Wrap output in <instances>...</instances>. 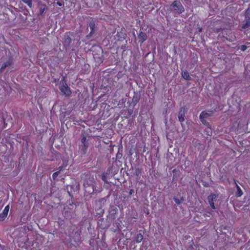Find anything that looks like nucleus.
Here are the masks:
<instances>
[{"instance_id":"nucleus-29","label":"nucleus","mask_w":250,"mask_h":250,"mask_svg":"<svg viewBox=\"0 0 250 250\" xmlns=\"http://www.w3.org/2000/svg\"><path fill=\"white\" fill-rule=\"evenodd\" d=\"M87 147H88V146H83L82 149L83 151V154H85L86 153Z\"/></svg>"},{"instance_id":"nucleus-26","label":"nucleus","mask_w":250,"mask_h":250,"mask_svg":"<svg viewBox=\"0 0 250 250\" xmlns=\"http://www.w3.org/2000/svg\"><path fill=\"white\" fill-rule=\"evenodd\" d=\"M202 123L204 124V125H207L208 124V123L207 122V121L206 120V118H200Z\"/></svg>"},{"instance_id":"nucleus-36","label":"nucleus","mask_w":250,"mask_h":250,"mask_svg":"<svg viewBox=\"0 0 250 250\" xmlns=\"http://www.w3.org/2000/svg\"><path fill=\"white\" fill-rule=\"evenodd\" d=\"M180 200H181V203H182V202H183V201H184V198H183V197H182V198L180 199Z\"/></svg>"},{"instance_id":"nucleus-12","label":"nucleus","mask_w":250,"mask_h":250,"mask_svg":"<svg viewBox=\"0 0 250 250\" xmlns=\"http://www.w3.org/2000/svg\"><path fill=\"white\" fill-rule=\"evenodd\" d=\"M110 171L111 169L108 168L101 176L102 180L106 183H108L107 180L109 179L112 177L110 175Z\"/></svg>"},{"instance_id":"nucleus-25","label":"nucleus","mask_w":250,"mask_h":250,"mask_svg":"<svg viewBox=\"0 0 250 250\" xmlns=\"http://www.w3.org/2000/svg\"><path fill=\"white\" fill-rule=\"evenodd\" d=\"M59 168H60V170L59 171H56L53 174L52 178H53V179H55L57 177L58 175L60 174V171L62 170V167H60Z\"/></svg>"},{"instance_id":"nucleus-8","label":"nucleus","mask_w":250,"mask_h":250,"mask_svg":"<svg viewBox=\"0 0 250 250\" xmlns=\"http://www.w3.org/2000/svg\"><path fill=\"white\" fill-rule=\"evenodd\" d=\"M118 212V208L116 207H111L109 210V214L107 217L113 222L116 218V215Z\"/></svg>"},{"instance_id":"nucleus-31","label":"nucleus","mask_w":250,"mask_h":250,"mask_svg":"<svg viewBox=\"0 0 250 250\" xmlns=\"http://www.w3.org/2000/svg\"><path fill=\"white\" fill-rule=\"evenodd\" d=\"M211 208L213 209H215V207L214 206V203H209Z\"/></svg>"},{"instance_id":"nucleus-3","label":"nucleus","mask_w":250,"mask_h":250,"mask_svg":"<svg viewBox=\"0 0 250 250\" xmlns=\"http://www.w3.org/2000/svg\"><path fill=\"white\" fill-rule=\"evenodd\" d=\"M170 9L174 14H180L182 13L185 8L180 1L175 0L170 6Z\"/></svg>"},{"instance_id":"nucleus-39","label":"nucleus","mask_w":250,"mask_h":250,"mask_svg":"<svg viewBox=\"0 0 250 250\" xmlns=\"http://www.w3.org/2000/svg\"><path fill=\"white\" fill-rule=\"evenodd\" d=\"M248 45H250V43H247Z\"/></svg>"},{"instance_id":"nucleus-16","label":"nucleus","mask_w":250,"mask_h":250,"mask_svg":"<svg viewBox=\"0 0 250 250\" xmlns=\"http://www.w3.org/2000/svg\"><path fill=\"white\" fill-rule=\"evenodd\" d=\"M12 63H13V60H12V59L11 58H9V60L7 62H4L2 64L1 67V68L0 69V72L3 71L7 67L11 66L12 64Z\"/></svg>"},{"instance_id":"nucleus-23","label":"nucleus","mask_w":250,"mask_h":250,"mask_svg":"<svg viewBox=\"0 0 250 250\" xmlns=\"http://www.w3.org/2000/svg\"><path fill=\"white\" fill-rule=\"evenodd\" d=\"M82 143L83 144V146H88V143L86 141V137L85 136H83L81 140Z\"/></svg>"},{"instance_id":"nucleus-37","label":"nucleus","mask_w":250,"mask_h":250,"mask_svg":"<svg viewBox=\"0 0 250 250\" xmlns=\"http://www.w3.org/2000/svg\"><path fill=\"white\" fill-rule=\"evenodd\" d=\"M99 59H100V60H99V61H98V62H103V60H102V59L99 58Z\"/></svg>"},{"instance_id":"nucleus-1","label":"nucleus","mask_w":250,"mask_h":250,"mask_svg":"<svg viewBox=\"0 0 250 250\" xmlns=\"http://www.w3.org/2000/svg\"><path fill=\"white\" fill-rule=\"evenodd\" d=\"M81 181L85 192L89 194L97 193L100 190L97 188V182L94 176L88 173H83L81 175Z\"/></svg>"},{"instance_id":"nucleus-15","label":"nucleus","mask_w":250,"mask_h":250,"mask_svg":"<svg viewBox=\"0 0 250 250\" xmlns=\"http://www.w3.org/2000/svg\"><path fill=\"white\" fill-rule=\"evenodd\" d=\"M214 113L213 111H202L199 116V118H207L208 117L211 116Z\"/></svg>"},{"instance_id":"nucleus-17","label":"nucleus","mask_w":250,"mask_h":250,"mask_svg":"<svg viewBox=\"0 0 250 250\" xmlns=\"http://www.w3.org/2000/svg\"><path fill=\"white\" fill-rule=\"evenodd\" d=\"M138 38L139 39V42L141 43H143L147 39V36L145 33L140 31L138 35Z\"/></svg>"},{"instance_id":"nucleus-32","label":"nucleus","mask_w":250,"mask_h":250,"mask_svg":"<svg viewBox=\"0 0 250 250\" xmlns=\"http://www.w3.org/2000/svg\"><path fill=\"white\" fill-rule=\"evenodd\" d=\"M134 193V189H131L130 190H129V195H131L133 193Z\"/></svg>"},{"instance_id":"nucleus-4","label":"nucleus","mask_w":250,"mask_h":250,"mask_svg":"<svg viewBox=\"0 0 250 250\" xmlns=\"http://www.w3.org/2000/svg\"><path fill=\"white\" fill-rule=\"evenodd\" d=\"M60 84L59 89L63 93L65 96L69 97L71 94V91L70 87H68L66 82L64 81V78L61 81Z\"/></svg>"},{"instance_id":"nucleus-6","label":"nucleus","mask_w":250,"mask_h":250,"mask_svg":"<svg viewBox=\"0 0 250 250\" xmlns=\"http://www.w3.org/2000/svg\"><path fill=\"white\" fill-rule=\"evenodd\" d=\"M244 22L245 23L242 26L243 29H247L250 27V9L249 8L245 11V21Z\"/></svg>"},{"instance_id":"nucleus-40","label":"nucleus","mask_w":250,"mask_h":250,"mask_svg":"<svg viewBox=\"0 0 250 250\" xmlns=\"http://www.w3.org/2000/svg\"><path fill=\"white\" fill-rule=\"evenodd\" d=\"M185 1H188V0H184Z\"/></svg>"},{"instance_id":"nucleus-13","label":"nucleus","mask_w":250,"mask_h":250,"mask_svg":"<svg viewBox=\"0 0 250 250\" xmlns=\"http://www.w3.org/2000/svg\"><path fill=\"white\" fill-rule=\"evenodd\" d=\"M140 99V95L137 92H134V96L132 99L131 104L133 107H134L136 104L138 103Z\"/></svg>"},{"instance_id":"nucleus-2","label":"nucleus","mask_w":250,"mask_h":250,"mask_svg":"<svg viewBox=\"0 0 250 250\" xmlns=\"http://www.w3.org/2000/svg\"><path fill=\"white\" fill-rule=\"evenodd\" d=\"M106 201V199L105 198H102L99 199L98 200L95 201V205L94 208L96 211L97 216L99 215V217H101L104 214V209L103 208Z\"/></svg>"},{"instance_id":"nucleus-19","label":"nucleus","mask_w":250,"mask_h":250,"mask_svg":"<svg viewBox=\"0 0 250 250\" xmlns=\"http://www.w3.org/2000/svg\"><path fill=\"white\" fill-rule=\"evenodd\" d=\"M182 76L183 79L186 80H191V78L188 72L187 71H182Z\"/></svg>"},{"instance_id":"nucleus-14","label":"nucleus","mask_w":250,"mask_h":250,"mask_svg":"<svg viewBox=\"0 0 250 250\" xmlns=\"http://www.w3.org/2000/svg\"><path fill=\"white\" fill-rule=\"evenodd\" d=\"M9 210V206L8 205L5 207L2 213L0 214V221H3L7 217Z\"/></svg>"},{"instance_id":"nucleus-22","label":"nucleus","mask_w":250,"mask_h":250,"mask_svg":"<svg viewBox=\"0 0 250 250\" xmlns=\"http://www.w3.org/2000/svg\"><path fill=\"white\" fill-rule=\"evenodd\" d=\"M236 189L237 191L236 192L235 195L236 197H240L243 195V191L240 188L236 185Z\"/></svg>"},{"instance_id":"nucleus-20","label":"nucleus","mask_w":250,"mask_h":250,"mask_svg":"<svg viewBox=\"0 0 250 250\" xmlns=\"http://www.w3.org/2000/svg\"><path fill=\"white\" fill-rule=\"evenodd\" d=\"M66 209V208H64V211L63 213L65 217L66 218V219H70L72 217V215H73V213L71 212V213H69L68 211Z\"/></svg>"},{"instance_id":"nucleus-9","label":"nucleus","mask_w":250,"mask_h":250,"mask_svg":"<svg viewBox=\"0 0 250 250\" xmlns=\"http://www.w3.org/2000/svg\"><path fill=\"white\" fill-rule=\"evenodd\" d=\"M187 112V109L185 106H183L180 108L178 113V120L182 125V123L185 121V117Z\"/></svg>"},{"instance_id":"nucleus-27","label":"nucleus","mask_w":250,"mask_h":250,"mask_svg":"<svg viewBox=\"0 0 250 250\" xmlns=\"http://www.w3.org/2000/svg\"><path fill=\"white\" fill-rule=\"evenodd\" d=\"M173 200L174 201H175V202L177 204V205H180L181 203V201L180 200V199L176 198V197H174L173 198Z\"/></svg>"},{"instance_id":"nucleus-11","label":"nucleus","mask_w":250,"mask_h":250,"mask_svg":"<svg viewBox=\"0 0 250 250\" xmlns=\"http://www.w3.org/2000/svg\"><path fill=\"white\" fill-rule=\"evenodd\" d=\"M69 34H71V33L70 32L66 33L64 36L63 45L66 49L69 48L72 42V39Z\"/></svg>"},{"instance_id":"nucleus-38","label":"nucleus","mask_w":250,"mask_h":250,"mask_svg":"<svg viewBox=\"0 0 250 250\" xmlns=\"http://www.w3.org/2000/svg\"><path fill=\"white\" fill-rule=\"evenodd\" d=\"M199 32H202V28H199Z\"/></svg>"},{"instance_id":"nucleus-18","label":"nucleus","mask_w":250,"mask_h":250,"mask_svg":"<svg viewBox=\"0 0 250 250\" xmlns=\"http://www.w3.org/2000/svg\"><path fill=\"white\" fill-rule=\"evenodd\" d=\"M217 196L214 194L212 193L208 197V200L209 203H214L216 201Z\"/></svg>"},{"instance_id":"nucleus-7","label":"nucleus","mask_w":250,"mask_h":250,"mask_svg":"<svg viewBox=\"0 0 250 250\" xmlns=\"http://www.w3.org/2000/svg\"><path fill=\"white\" fill-rule=\"evenodd\" d=\"M38 7L39 9L38 13V17L39 18L40 17H44L46 11L48 10L47 6L46 4L40 2L38 3Z\"/></svg>"},{"instance_id":"nucleus-30","label":"nucleus","mask_w":250,"mask_h":250,"mask_svg":"<svg viewBox=\"0 0 250 250\" xmlns=\"http://www.w3.org/2000/svg\"><path fill=\"white\" fill-rule=\"evenodd\" d=\"M211 208L213 209H215V207L214 206V203H209Z\"/></svg>"},{"instance_id":"nucleus-35","label":"nucleus","mask_w":250,"mask_h":250,"mask_svg":"<svg viewBox=\"0 0 250 250\" xmlns=\"http://www.w3.org/2000/svg\"><path fill=\"white\" fill-rule=\"evenodd\" d=\"M122 157V154H117V158H121Z\"/></svg>"},{"instance_id":"nucleus-33","label":"nucleus","mask_w":250,"mask_h":250,"mask_svg":"<svg viewBox=\"0 0 250 250\" xmlns=\"http://www.w3.org/2000/svg\"><path fill=\"white\" fill-rule=\"evenodd\" d=\"M241 250H250V248L247 249L246 248H245L244 247H242L241 248Z\"/></svg>"},{"instance_id":"nucleus-5","label":"nucleus","mask_w":250,"mask_h":250,"mask_svg":"<svg viewBox=\"0 0 250 250\" xmlns=\"http://www.w3.org/2000/svg\"><path fill=\"white\" fill-rule=\"evenodd\" d=\"M112 222L109 220V218H107L104 220L103 218H100L98 221V225L102 229H107L110 227Z\"/></svg>"},{"instance_id":"nucleus-21","label":"nucleus","mask_w":250,"mask_h":250,"mask_svg":"<svg viewBox=\"0 0 250 250\" xmlns=\"http://www.w3.org/2000/svg\"><path fill=\"white\" fill-rule=\"evenodd\" d=\"M143 239V235L139 233H138L135 237V241L136 243H140Z\"/></svg>"},{"instance_id":"nucleus-10","label":"nucleus","mask_w":250,"mask_h":250,"mask_svg":"<svg viewBox=\"0 0 250 250\" xmlns=\"http://www.w3.org/2000/svg\"><path fill=\"white\" fill-rule=\"evenodd\" d=\"M88 27L91 31L89 34L86 36L87 39H89L94 34L96 30L95 22L93 20H92L88 22Z\"/></svg>"},{"instance_id":"nucleus-28","label":"nucleus","mask_w":250,"mask_h":250,"mask_svg":"<svg viewBox=\"0 0 250 250\" xmlns=\"http://www.w3.org/2000/svg\"><path fill=\"white\" fill-rule=\"evenodd\" d=\"M141 172V170L139 168H138L135 169V175L136 176H139Z\"/></svg>"},{"instance_id":"nucleus-34","label":"nucleus","mask_w":250,"mask_h":250,"mask_svg":"<svg viewBox=\"0 0 250 250\" xmlns=\"http://www.w3.org/2000/svg\"><path fill=\"white\" fill-rule=\"evenodd\" d=\"M56 3L58 5H59L60 6H62V4L59 1H57Z\"/></svg>"},{"instance_id":"nucleus-24","label":"nucleus","mask_w":250,"mask_h":250,"mask_svg":"<svg viewBox=\"0 0 250 250\" xmlns=\"http://www.w3.org/2000/svg\"><path fill=\"white\" fill-rule=\"evenodd\" d=\"M250 46H248L247 45H241L238 46V49L241 50V51H245Z\"/></svg>"}]
</instances>
